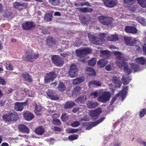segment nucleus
<instances>
[{
	"label": "nucleus",
	"instance_id": "nucleus-24",
	"mask_svg": "<svg viewBox=\"0 0 146 146\" xmlns=\"http://www.w3.org/2000/svg\"><path fill=\"white\" fill-rule=\"evenodd\" d=\"M19 128L20 131L27 133H28L29 132V129L25 125L21 124L19 125Z\"/></svg>",
	"mask_w": 146,
	"mask_h": 146
},
{
	"label": "nucleus",
	"instance_id": "nucleus-48",
	"mask_svg": "<svg viewBox=\"0 0 146 146\" xmlns=\"http://www.w3.org/2000/svg\"><path fill=\"white\" fill-rule=\"evenodd\" d=\"M52 123L54 125H60L61 124L60 121L58 119H53Z\"/></svg>",
	"mask_w": 146,
	"mask_h": 146
},
{
	"label": "nucleus",
	"instance_id": "nucleus-20",
	"mask_svg": "<svg viewBox=\"0 0 146 146\" xmlns=\"http://www.w3.org/2000/svg\"><path fill=\"white\" fill-rule=\"evenodd\" d=\"M25 102H16L15 106V110L18 111H21L24 109V104Z\"/></svg>",
	"mask_w": 146,
	"mask_h": 146
},
{
	"label": "nucleus",
	"instance_id": "nucleus-60",
	"mask_svg": "<svg viewBox=\"0 0 146 146\" xmlns=\"http://www.w3.org/2000/svg\"><path fill=\"white\" fill-rule=\"evenodd\" d=\"M49 144L52 145L55 142V140L53 138H51L49 140H48Z\"/></svg>",
	"mask_w": 146,
	"mask_h": 146
},
{
	"label": "nucleus",
	"instance_id": "nucleus-40",
	"mask_svg": "<svg viewBox=\"0 0 146 146\" xmlns=\"http://www.w3.org/2000/svg\"><path fill=\"white\" fill-rule=\"evenodd\" d=\"M52 14L51 13H46L44 16V19L47 21H50L51 20Z\"/></svg>",
	"mask_w": 146,
	"mask_h": 146
},
{
	"label": "nucleus",
	"instance_id": "nucleus-30",
	"mask_svg": "<svg viewBox=\"0 0 146 146\" xmlns=\"http://www.w3.org/2000/svg\"><path fill=\"white\" fill-rule=\"evenodd\" d=\"M35 132L38 134L42 135L44 133V129L41 126H40L35 129Z\"/></svg>",
	"mask_w": 146,
	"mask_h": 146
},
{
	"label": "nucleus",
	"instance_id": "nucleus-64",
	"mask_svg": "<svg viewBox=\"0 0 146 146\" xmlns=\"http://www.w3.org/2000/svg\"><path fill=\"white\" fill-rule=\"evenodd\" d=\"M5 103V102L4 101L0 100V106H3Z\"/></svg>",
	"mask_w": 146,
	"mask_h": 146
},
{
	"label": "nucleus",
	"instance_id": "nucleus-12",
	"mask_svg": "<svg viewBox=\"0 0 146 146\" xmlns=\"http://www.w3.org/2000/svg\"><path fill=\"white\" fill-rule=\"evenodd\" d=\"M103 2L105 5L109 8H112L117 3L116 0H104Z\"/></svg>",
	"mask_w": 146,
	"mask_h": 146
},
{
	"label": "nucleus",
	"instance_id": "nucleus-37",
	"mask_svg": "<svg viewBox=\"0 0 146 146\" xmlns=\"http://www.w3.org/2000/svg\"><path fill=\"white\" fill-rule=\"evenodd\" d=\"M136 20L143 25H146V21L143 17H138L136 18Z\"/></svg>",
	"mask_w": 146,
	"mask_h": 146
},
{
	"label": "nucleus",
	"instance_id": "nucleus-29",
	"mask_svg": "<svg viewBox=\"0 0 146 146\" xmlns=\"http://www.w3.org/2000/svg\"><path fill=\"white\" fill-rule=\"evenodd\" d=\"M35 112L37 115H40L42 113V108L40 106L35 104Z\"/></svg>",
	"mask_w": 146,
	"mask_h": 146
},
{
	"label": "nucleus",
	"instance_id": "nucleus-59",
	"mask_svg": "<svg viewBox=\"0 0 146 146\" xmlns=\"http://www.w3.org/2000/svg\"><path fill=\"white\" fill-rule=\"evenodd\" d=\"M85 108V106H80L78 108V112H83Z\"/></svg>",
	"mask_w": 146,
	"mask_h": 146
},
{
	"label": "nucleus",
	"instance_id": "nucleus-52",
	"mask_svg": "<svg viewBox=\"0 0 146 146\" xmlns=\"http://www.w3.org/2000/svg\"><path fill=\"white\" fill-rule=\"evenodd\" d=\"M6 84V81L2 77H0V84L4 85Z\"/></svg>",
	"mask_w": 146,
	"mask_h": 146
},
{
	"label": "nucleus",
	"instance_id": "nucleus-6",
	"mask_svg": "<svg viewBox=\"0 0 146 146\" xmlns=\"http://www.w3.org/2000/svg\"><path fill=\"white\" fill-rule=\"evenodd\" d=\"M91 52L90 48H86L81 50H78L76 51L77 56L80 57H84L85 55L89 54Z\"/></svg>",
	"mask_w": 146,
	"mask_h": 146
},
{
	"label": "nucleus",
	"instance_id": "nucleus-13",
	"mask_svg": "<svg viewBox=\"0 0 146 146\" xmlns=\"http://www.w3.org/2000/svg\"><path fill=\"white\" fill-rule=\"evenodd\" d=\"M35 27L33 22L31 21H27L23 23L22 27L25 30H28L33 28Z\"/></svg>",
	"mask_w": 146,
	"mask_h": 146
},
{
	"label": "nucleus",
	"instance_id": "nucleus-34",
	"mask_svg": "<svg viewBox=\"0 0 146 146\" xmlns=\"http://www.w3.org/2000/svg\"><path fill=\"white\" fill-rule=\"evenodd\" d=\"M146 59L143 57H138L135 59L137 63L141 64H144L146 62Z\"/></svg>",
	"mask_w": 146,
	"mask_h": 146
},
{
	"label": "nucleus",
	"instance_id": "nucleus-1",
	"mask_svg": "<svg viewBox=\"0 0 146 146\" xmlns=\"http://www.w3.org/2000/svg\"><path fill=\"white\" fill-rule=\"evenodd\" d=\"M114 54L116 56L115 62L117 65L121 69L124 67V72L128 75L130 74L133 69L135 71H139V66L133 63H131L128 65L125 60L123 58V54L119 52L113 51Z\"/></svg>",
	"mask_w": 146,
	"mask_h": 146
},
{
	"label": "nucleus",
	"instance_id": "nucleus-50",
	"mask_svg": "<svg viewBox=\"0 0 146 146\" xmlns=\"http://www.w3.org/2000/svg\"><path fill=\"white\" fill-rule=\"evenodd\" d=\"M80 124V121L78 122L77 121H74L72 123L71 125L73 127H77Z\"/></svg>",
	"mask_w": 146,
	"mask_h": 146
},
{
	"label": "nucleus",
	"instance_id": "nucleus-18",
	"mask_svg": "<svg viewBox=\"0 0 146 146\" xmlns=\"http://www.w3.org/2000/svg\"><path fill=\"white\" fill-rule=\"evenodd\" d=\"M125 40L127 45L133 46L135 45L136 40L135 38L131 37H128L125 39Z\"/></svg>",
	"mask_w": 146,
	"mask_h": 146
},
{
	"label": "nucleus",
	"instance_id": "nucleus-21",
	"mask_svg": "<svg viewBox=\"0 0 146 146\" xmlns=\"http://www.w3.org/2000/svg\"><path fill=\"white\" fill-rule=\"evenodd\" d=\"M102 84L101 82L98 80H94L88 83L89 86L92 87V86L99 87L102 86Z\"/></svg>",
	"mask_w": 146,
	"mask_h": 146
},
{
	"label": "nucleus",
	"instance_id": "nucleus-46",
	"mask_svg": "<svg viewBox=\"0 0 146 146\" xmlns=\"http://www.w3.org/2000/svg\"><path fill=\"white\" fill-rule=\"evenodd\" d=\"M106 17H104L103 16H100L98 17V19L99 21L103 24H108L107 22H105L104 21V20L106 19L105 18Z\"/></svg>",
	"mask_w": 146,
	"mask_h": 146
},
{
	"label": "nucleus",
	"instance_id": "nucleus-56",
	"mask_svg": "<svg viewBox=\"0 0 146 146\" xmlns=\"http://www.w3.org/2000/svg\"><path fill=\"white\" fill-rule=\"evenodd\" d=\"M78 137H64L63 139L64 140L67 141L68 140L71 141L77 139Z\"/></svg>",
	"mask_w": 146,
	"mask_h": 146
},
{
	"label": "nucleus",
	"instance_id": "nucleus-26",
	"mask_svg": "<svg viewBox=\"0 0 146 146\" xmlns=\"http://www.w3.org/2000/svg\"><path fill=\"white\" fill-rule=\"evenodd\" d=\"M119 78L113 76V81L114 82L116 87H120L121 85V82Z\"/></svg>",
	"mask_w": 146,
	"mask_h": 146
},
{
	"label": "nucleus",
	"instance_id": "nucleus-58",
	"mask_svg": "<svg viewBox=\"0 0 146 146\" xmlns=\"http://www.w3.org/2000/svg\"><path fill=\"white\" fill-rule=\"evenodd\" d=\"M113 67V65L111 64H109L107 65L106 67V69L107 71H110Z\"/></svg>",
	"mask_w": 146,
	"mask_h": 146
},
{
	"label": "nucleus",
	"instance_id": "nucleus-31",
	"mask_svg": "<svg viewBox=\"0 0 146 146\" xmlns=\"http://www.w3.org/2000/svg\"><path fill=\"white\" fill-rule=\"evenodd\" d=\"M79 19L82 23L84 24H88L90 20V18L87 16L85 17H79Z\"/></svg>",
	"mask_w": 146,
	"mask_h": 146
},
{
	"label": "nucleus",
	"instance_id": "nucleus-39",
	"mask_svg": "<svg viewBox=\"0 0 146 146\" xmlns=\"http://www.w3.org/2000/svg\"><path fill=\"white\" fill-rule=\"evenodd\" d=\"M80 87L78 86L76 87L72 92V94L75 95H78L80 93Z\"/></svg>",
	"mask_w": 146,
	"mask_h": 146
},
{
	"label": "nucleus",
	"instance_id": "nucleus-41",
	"mask_svg": "<svg viewBox=\"0 0 146 146\" xmlns=\"http://www.w3.org/2000/svg\"><path fill=\"white\" fill-rule=\"evenodd\" d=\"M58 88L59 91H63L65 90L66 87L62 83H60L58 87Z\"/></svg>",
	"mask_w": 146,
	"mask_h": 146
},
{
	"label": "nucleus",
	"instance_id": "nucleus-42",
	"mask_svg": "<svg viewBox=\"0 0 146 146\" xmlns=\"http://www.w3.org/2000/svg\"><path fill=\"white\" fill-rule=\"evenodd\" d=\"M138 3L143 7H146V0H137Z\"/></svg>",
	"mask_w": 146,
	"mask_h": 146
},
{
	"label": "nucleus",
	"instance_id": "nucleus-23",
	"mask_svg": "<svg viewBox=\"0 0 146 146\" xmlns=\"http://www.w3.org/2000/svg\"><path fill=\"white\" fill-rule=\"evenodd\" d=\"M21 76L23 78L24 81L29 82H31L32 81L31 76L27 73H23L21 74Z\"/></svg>",
	"mask_w": 146,
	"mask_h": 146
},
{
	"label": "nucleus",
	"instance_id": "nucleus-5",
	"mask_svg": "<svg viewBox=\"0 0 146 146\" xmlns=\"http://www.w3.org/2000/svg\"><path fill=\"white\" fill-rule=\"evenodd\" d=\"M128 90V87L127 86H126L123 89L121 92H119L118 94H116V95L112 98L110 103L111 105H112L113 104L116 99L119 96L121 95V96L122 98V101H123V99L125 98V96L127 93Z\"/></svg>",
	"mask_w": 146,
	"mask_h": 146
},
{
	"label": "nucleus",
	"instance_id": "nucleus-35",
	"mask_svg": "<svg viewBox=\"0 0 146 146\" xmlns=\"http://www.w3.org/2000/svg\"><path fill=\"white\" fill-rule=\"evenodd\" d=\"M86 73L88 75H95L96 73L95 70L91 68H88L86 70Z\"/></svg>",
	"mask_w": 146,
	"mask_h": 146
},
{
	"label": "nucleus",
	"instance_id": "nucleus-28",
	"mask_svg": "<svg viewBox=\"0 0 146 146\" xmlns=\"http://www.w3.org/2000/svg\"><path fill=\"white\" fill-rule=\"evenodd\" d=\"M84 78L83 77H81L74 79L73 81V84L76 85L82 83L84 81Z\"/></svg>",
	"mask_w": 146,
	"mask_h": 146
},
{
	"label": "nucleus",
	"instance_id": "nucleus-44",
	"mask_svg": "<svg viewBox=\"0 0 146 146\" xmlns=\"http://www.w3.org/2000/svg\"><path fill=\"white\" fill-rule=\"evenodd\" d=\"M96 58H93L88 62V64L90 65L93 66L96 64Z\"/></svg>",
	"mask_w": 146,
	"mask_h": 146
},
{
	"label": "nucleus",
	"instance_id": "nucleus-9",
	"mask_svg": "<svg viewBox=\"0 0 146 146\" xmlns=\"http://www.w3.org/2000/svg\"><path fill=\"white\" fill-rule=\"evenodd\" d=\"M56 76V74L54 72H52L47 74L44 77V82L47 84L50 81H52Z\"/></svg>",
	"mask_w": 146,
	"mask_h": 146
},
{
	"label": "nucleus",
	"instance_id": "nucleus-33",
	"mask_svg": "<svg viewBox=\"0 0 146 146\" xmlns=\"http://www.w3.org/2000/svg\"><path fill=\"white\" fill-rule=\"evenodd\" d=\"M86 100V98L85 96H80L78 97L77 99L75 100V101L76 102L78 103H84Z\"/></svg>",
	"mask_w": 146,
	"mask_h": 146
},
{
	"label": "nucleus",
	"instance_id": "nucleus-36",
	"mask_svg": "<svg viewBox=\"0 0 146 146\" xmlns=\"http://www.w3.org/2000/svg\"><path fill=\"white\" fill-rule=\"evenodd\" d=\"M100 52L102 57L105 56L108 58L110 55V53L107 50H101Z\"/></svg>",
	"mask_w": 146,
	"mask_h": 146
},
{
	"label": "nucleus",
	"instance_id": "nucleus-51",
	"mask_svg": "<svg viewBox=\"0 0 146 146\" xmlns=\"http://www.w3.org/2000/svg\"><path fill=\"white\" fill-rule=\"evenodd\" d=\"M143 41L144 42V45L143 46V52L146 55V38H144L143 39Z\"/></svg>",
	"mask_w": 146,
	"mask_h": 146
},
{
	"label": "nucleus",
	"instance_id": "nucleus-47",
	"mask_svg": "<svg viewBox=\"0 0 146 146\" xmlns=\"http://www.w3.org/2000/svg\"><path fill=\"white\" fill-rule=\"evenodd\" d=\"M105 19H106L104 20V21L105 22H107L108 24H104V25H108L111 23V20L112 19V18L106 17Z\"/></svg>",
	"mask_w": 146,
	"mask_h": 146
},
{
	"label": "nucleus",
	"instance_id": "nucleus-38",
	"mask_svg": "<svg viewBox=\"0 0 146 146\" xmlns=\"http://www.w3.org/2000/svg\"><path fill=\"white\" fill-rule=\"evenodd\" d=\"M77 10H79L83 13H86L87 12H91L92 11V9L91 8H89L88 7H84V8H77Z\"/></svg>",
	"mask_w": 146,
	"mask_h": 146
},
{
	"label": "nucleus",
	"instance_id": "nucleus-16",
	"mask_svg": "<svg viewBox=\"0 0 146 146\" xmlns=\"http://www.w3.org/2000/svg\"><path fill=\"white\" fill-rule=\"evenodd\" d=\"M23 116L26 120L30 121L34 118V115L31 112L25 111L23 112Z\"/></svg>",
	"mask_w": 146,
	"mask_h": 146
},
{
	"label": "nucleus",
	"instance_id": "nucleus-17",
	"mask_svg": "<svg viewBox=\"0 0 146 146\" xmlns=\"http://www.w3.org/2000/svg\"><path fill=\"white\" fill-rule=\"evenodd\" d=\"M125 31L128 33L131 34H136L137 31V29L135 27L126 26L125 27Z\"/></svg>",
	"mask_w": 146,
	"mask_h": 146
},
{
	"label": "nucleus",
	"instance_id": "nucleus-11",
	"mask_svg": "<svg viewBox=\"0 0 146 146\" xmlns=\"http://www.w3.org/2000/svg\"><path fill=\"white\" fill-rule=\"evenodd\" d=\"M27 5L26 3L21 2L15 1L13 3V7L19 11L23 10L27 7Z\"/></svg>",
	"mask_w": 146,
	"mask_h": 146
},
{
	"label": "nucleus",
	"instance_id": "nucleus-15",
	"mask_svg": "<svg viewBox=\"0 0 146 146\" xmlns=\"http://www.w3.org/2000/svg\"><path fill=\"white\" fill-rule=\"evenodd\" d=\"M55 91L52 90H49L46 93L47 95L52 100H56L58 99L59 97L55 93Z\"/></svg>",
	"mask_w": 146,
	"mask_h": 146
},
{
	"label": "nucleus",
	"instance_id": "nucleus-45",
	"mask_svg": "<svg viewBox=\"0 0 146 146\" xmlns=\"http://www.w3.org/2000/svg\"><path fill=\"white\" fill-rule=\"evenodd\" d=\"M50 3L52 5H56L58 4L60 2V0H48Z\"/></svg>",
	"mask_w": 146,
	"mask_h": 146
},
{
	"label": "nucleus",
	"instance_id": "nucleus-61",
	"mask_svg": "<svg viewBox=\"0 0 146 146\" xmlns=\"http://www.w3.org/2000/svg\"><path fill=\"white\" fill-rule=\"evenodd\" d=\"M89 120V119L87 117V116H86L84 117L81 118L80 120V121L81 122L82 121H88Z\"/></svg>",
	"mask_w": 146,
	"mask_h": 146
},
{
	"label": "nucleus",
	"instance_id": "nucleus-27",
	"mask_svg": "<svg viewBox=\"0 0 146 146\" xmlns=\"http://www.w3.org/2000/svg\"><path fill=\"white\" fill-rule=\"evenodd\" d=\"M131 80V78L127 75H123L122 78V81L123 82V83L125 85L129 84Z\"/></svg>",
	"mask_w": 146,
	"mask_h": 146
},
{
	"label": "nucleus",
	"instance_id": "nucleus-62",
	"mask_svg": "<svg viewBox=\"0 0 146 146\" xmlns=\"http://www.w3.org/2000/svg\"><path fill=\"white\" fill-rule=\"evenodd\" d=\"M53 129L55 131H61L62 130L61 129L60 127H58L56 126L54 127L53 128Z\"/></svg>",
	"mask_w": 146,
	"mask_h": 146
},
{
	"label": "nucleus",
	"instance_id": "nucleus-4",
	"mask_svg": "<svg viewBox=\"0 0 146 146\" xmlns=\"http://www.w3.org/2000/svg\"><path fill=\"white\" fill-rule=\"evenodd\" d=\"M2 117L5 121H16L19 118L17 113L12 111H10L8 114L4 115Z\"/></svg>",
	"mask_w": 146,
	"mask_h": 146
},
{
	"label": "nucleus",
	"instance_id": "nucleus-57",
	"mask_svg": "<svg viewBox=\"0 0 146 146\" xmlns=\"http://www.w3.org/2000/svg\"><path fill=\"white\" fill-rule=\"evenodd\" d=\"M79 5H81V6H84V5L88 6H90V4L89 3V2L88 1H86L85 2H84V3H83V2L79 3Z\"/></svg>",
	"mask_w": 146,
	"mask_h": 146
},
{
	"label": "nucleus",
	"instance_id": "nucleus-10",
	"mask_svg": "<svg viewBox=\"0 0 146 146\" xmlns=\"http://www.w3.org/2000/svg\"><path fill=\"white\" fill-rule=\"evenodd\" d=\"M110 93L109 92H105L102 95L98 98V100L100 102L103 103H105L110 100Z\"/></svg>",
	"mask_w": 146,
	"mask_h": 146
},
{
	"label": "nucleus",
	"instance_id": "nucleus-2",
	"mask_svg": "<svg viewBox=\"0 0 146 146\" xmlns=\"http://www.w3.org/2000/svg\"><path fill=\"white\" fill-rule=\"evenodd\" d=\"M100 36L101 38H96L91 33L88 34V38L91 42L94 44L96 45H100L105 41L104 38L105 37L108 40L112 41H115L118 40L119 38L117 35H110L107 36L104 33L100 34Z\"/></svg>",
	"mask_w": 146,
	"mask_h": 146
},
{
	"label": "nucleus",
	"instance_id": "nucleus-7",
	"mask_svg": "<svg viewBox=\"0 0 146 146\" xmlns=\"http://www.w3.org/2000/svg\"><path fill=\"white\" fill-rule=\"evenodd\" d=\"M53 62L56 66H62L64 64V61L59 56L54 55L51 58Z\"/></svg>",
	"mask_w": 146,
	"mask_h": 146
},
{
	"label": "nucleus",
	"instance_id": "nucleus-43",
	"mask_svg": "<svg viewBox=\"0 0 146 146\" xmlns=\"http://www.w3.org/2000/svg\"><path fill=\"white\" fill-rule=\"evenodd\" d=\"M99 93L98 91L92 92L90 95V97L91 98H94L97 97L99 95Z\"/></svg>",
	"mask_w": 146,
	"mask_h": 146
},
{
	"label": "nucleus",
	"instance_id": "nucleus-53",
	"mask_svg": "<svg viewBox=\"0 0 146 146\" xmlns=\"http://www.w3.org/2000/svg\"><path fill=\"white\" fill-rule=\"evenodd\" d=\"M146 113V109L141 110L140 112V116L142 117Z\"/></svg>",
	"mask_w": 146,
	"mask_h": 146
},
{
	"label": "nucleus",
	"instance_id": "nucleus-25",
	"mask_svg": "<svg viewBox=\"0 0 146 146\" xmlns=\"http://www.w3.org/2000/svg\"><path fill=\"white\" fill-rule=\"evenodd\" d=\"M75 105V104L73 102L68 101L65 104L64 108L65 110L70 109L72 108Z\"/></svg>",
	"mask_w": 146,
	"mask_h": 146
},
{
	"label": "nucleus",
	"instance_id": "nucleus-63",
	"mask_svg": "<svg viewBox=\"0 0 146 146\" xmlns=\"http://www.w3.org/2000/svg\"><path fill=\"white\" fill-rule=\"evenodd\" d=\"M57 84V83L55 82L54 83H51L50 84V86L51 87L54 88L55 87Z\"/></svg>",
	"mask_w": 146,
	"mask_h": 146
},
{
	"label": "nucleus",
	"instance_id": "nucleus-19",
	"mask_svg": "<svg viewBox=\"0 0 146 146\" xmlns=\"http://www.w3.org/2000/svg\"><path fill=\"white\" fill-rule=\"evenodd\" d=\"M102 111V109L101 108H99L97 109L96 110H94L90 111L89 114L91 116L96 117H98L101 113Z\"/></svg>",
	"mask_w": 146,
	"mask_h": 146
},
{
	"label": "nucleus",
	"instance_id": "nucleus-22",
	"mask_svg": "<svg viewBox=\"0 0 146 146\" xmlns=\"http://www.w3.org/2000/svg\"><path fill=\"white\" fill-rule=\"evenodd\" d=\"M108 61L106 58L100 60L97 62L98 66L101 68L104 67L108 63Z\"/></svg>",
	"mask_w": 146,
	"mask_h": 146
},
{
	"label": "nucleus",
	"instance_id": "nucleus-49",
	"mask_svg": "<svg viewBox=\"0 0 146 146\" xmlns=\"http://www.w3.org/2000/svg\"><path fill=\"white\" fill-rule=\"evenodd\" d=\"M62 120L63 121H65L68 119V115L66 114H63L61 117Z\"/></svg>",
	"mask_w": 146,
	"mask_h": 146
},
{
	"label": "nucleus",
	"instance_id": "nucleus-55",
	"mask_svg": "<svg viewBox=\"0 0 146 146\" xmlns=\"http://www.w3.org/2000/svg\"><path fill=\"white\" fill-rule=\"evenodd\" d=\"M6 68L8 70H12L13 69L12 65L10 64H6Z\"/></svg>",
	"mask_w": 146,
	"mask_h": 146
},
{
	"label": "nucleus",
	"instance_id": "nucleus-3",
	"mask_svg": "<svg viewBox=\"0 0 146 146\" xmlns=\"http://www.w3.org/2000/svg\"><path fill=\"white\" fill-rule=\"evenodd\" d=\"M25 55L23 56V59L26 61H30L31 62L34 61L38 58L39 55L38 54H34L31 49L29 48L25 51Z\"/></svg>",
	"mask_w": 146,
	"mask_h": 146
},
{
	"label": "nucleus",
	"instance_id": "nucleus-14",
	"mask_svg": "<svg viewBox=\"0 0 146 146\" xmlns=\"http://www.w3.org/2000/svg\"><path fill=\"white\" fill-rule=\"evenodd\" d=\"M105 118V117H103L98 120L87 125L86 129H89L92 128L94 127L99 123L102 122L104 120Z\"/></svg>",
	"mask_w": 146,
	"mask_h": 146
},
{
	"label": "nucleus",
	"instance_id": "nucleus-54",
	"mask_svg": "<svg viewBox=\"0 0 146 146\" xmlns=\"http://www.w3.org/2000/svg\"><path fill=\"white\" fill-rule=\"evenodd\" d=\"M67 131L69 133H74L77 132L78 131V129H67Z\"/></svg>",
	"mask_w": 146,
	"mask_h": 146
},
{
	"label": "nucleus",
	"instance_id": "nucleus-32",
	"mask_svg": "<svg viewBox=\"0 0 146 146\" xmlns=\"http://www.w3.org/2000/svg\"><path fill=\"white\" fill-rule=\"evenodd\" d=\"M86 104L88 107L90 108H94L98 105L97 103L91 101H88L87 102Z\"/></svg>",
	"mask_w": 146,
	"mask_h": 146
},
{
	"label": "nucleus",
	"instance_id": "nucleus-8",
	"mask_svg": "<svg viewBox=\"0 0 146 146\" xmlns=\"http://www.w3.org/2000/svg\"><path fill=\"white\" fill-rule=\"evenodd\" d=\"M78 73V70L77 66L74 64L71 65L68 72L71 78H74L76 76Z\"/></svg>",
	"mask_w": 146,
	"mask_h": 146
}]
</instances>
